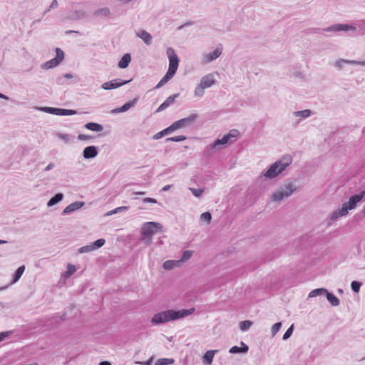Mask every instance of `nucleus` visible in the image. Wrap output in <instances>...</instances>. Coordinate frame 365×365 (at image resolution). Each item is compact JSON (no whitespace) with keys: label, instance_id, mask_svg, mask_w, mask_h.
I'll use <instances>...</instances> for the list:
<instances>
[{"label":"nucleus","instance_id":"a878e982","mask_svg":"<svg viewBox=\"0 0 365 365\" xmlns=\"http://www.w3.org/2000/svg\"><path fill=\"white\" fill-rule=\"evenodd\" d=\"M312 114V110L309 109H305L303 110H298L293 112V115L295 117H301L302 118H307Z\"/></svg>","mask_w":365,"mask_h":365},{"label":"nucleus","instance_id":"2eb2a0df","mask_svg":"<svg viewBox=\"0 0 365 365\" xmlns=\"http://www.w3.org/2000/svg\"><path fill=\"white\" fill-rule=\"evenodd\" d=\"M200 83L205 88H208L216 83V80L212 73H209L201 78Z\"/></svg>","mask_w":365,"mask_h":365},{"label":"nucleus","instance_id":"a211bd4d","mask_svg":"<svg viewBox=\"0 0 365 365\" xmlns=\"http://www.w3.org/2000/svg\"><path fill=\"white\" fill-rule=\"evenodd\" d=\"M131 61V55L130 53H125L120 60L118 63V66L120 68H125L128 66L130 62Z\"/></svg>","mask_w":365,"mask_h":365},{"label":"nucleus","instance_id":"9b49d317","mask_svg":"<svg viewBox=\"0 0 365 365\" xmlns=\"http://www.w3.org/2000/svg\"><path fill=\"white\" fill-rule=\"evenodd\" d=\"M197 114H191L188 117L180 119L173 123L175 130L190 125L197 118Z\"/></svg>","mask_w":365,"mask_h":365},{"label":"nucleus","instance_id":"5fc2aeb1","mask_svg":"<svg viewBox=\"0 0 365 365\" xmlns=\"http://www.w3.org/2000/svg\"><path fill=\"white\" fill-rule=\"evenodd\" d=\"M7 336H8L7 333H6V332H1L0 333V341H1Z\"/></svg>","mask_w":365,"mask_h":365},{"label":"nucleus","instance_id":"5701e85b","mask_svg":"<svg viewBox=\"0 0 365 365\" xmlns=\"http://www.w3.org/2000/svg\"><path fill=\"white\" fill-rule=\"evenodd\" d=\"M84 126L86 128L96 132H101L103 129L102 125L93 122L87 123Z\"/></svg>","mask_w":365,"mask_h":365},{"label":"nucleus","instance_id":"c9c22d12","mask_svg":"<svg viewBox=\"0 0 365 365\" xmlns=\"http://www.w3.org/2000/svg\"><path fill=\"white\" fill-rule=\"evenodd\" d=\"M252 324V322L249 320L243 321L240 323V329L242 331H245L248 329Z\"/></svg>","mask_w":365,"mask_h":365},{"label":"nucleus","instance_id":"bf43d9fd","mask_svg":"<svg viewBox=\"0 0 365 365\" xmlns=\"http://www.w3.org/2000/svg\"><path fill=\"white\" fill-rule=\"evenodd\" d=\"M71 33L78 34L79 32L77 31H73V30H68V31H66V34H71Z\"/></svg>","mask_w":365,"mask_h":365},{"label":"nucleus","instance_id":"f257e3e1","mask_svg":"<svg viewBox=\"0 0 365 365\" xmlns=\"http://www.w3.org/2000/svg\"><path fill=\"white\" fill-rule=\"evenodd\" d=\"M194 311V308L190 309H182L180 311L167 310L155 314L152 318L151 322L153 324L165 323L192 314Z\"/></svg>","mask_w":365,"mask_h":365},{"label":"nucleus","instance_id":"a19ab883","mask_svg":"<svg viewBox=\"0 0 365 365\" xmlns=\"http://www.w3.org/2000/svg\"><path fill=\"white\" fill-rule=\"evenodd\" d=\"M200 217L202 220H205L208 223L210 222V220L212 219L211 214L208 212H205L202 213Z\"/></svg>","mask_w":365,"mask_h":365},{"label":"nucleus","instance_id":"6e6552de","mask_svg":"<svg viewBox=\"0 0 365 365\" xmlns=\"http://www.w3.org/2000/svg\"><path fill=\"white\" fill-rule=\"evenodd\" d=\"M356 31V28L354 26L346 24H336L330 26L323 29V31L326 32H339V31Z\"/></svg>","mask_w":365,"mask_h":365},{"label":"nucleus","instance_id":"79ce46f5","mask_svg":"<svg viewBox=\"0 0 365 365\" xmlns=\"http://www.w3.org/2000/svg\"><path fill=\"white\" fill-rule=\"evenodd\" d=\"M73 77V75L71 73H66L63 76V78H67V79L72 78ZM56 81H57V83L59 84V85L63 84V77L58 78Z\"/></svg>","mask_w":365,"mask_h":365},{"label":"nucleus","instance_id":"e433bc0d","mask_svg":"<svg viewBox=\"0 0 365 365\" xmlns=\"http://www.w3.org/2000/svg\"><path fill=\"white\" fill-rule=\"evenodd\" d=\"M230 138H217L215 143H214V145H213V147L214 148H217V146L220 145H225L228 143V140H229Z\"/></svg>","mask_w":365,"mask_h":365},{"label":"nucleus","instance_id":"7ed1b4c3","mask_svg":"<svg viewBox=\"0 0 365 365\" xmlns=\"http://www.w3.org/2000/svg\"><path fill=\"white\" fill-rule=\"evenodd\" d=\"M291 163L292 158L290 156H285L279 160L276 161L269 167V168L265 173L264 176L269 178H275L283 170H284Z\"/></svg>","mask_w":365,"mask_h":365},{"label":"nucleus","instance_id":"1a4fd4ad","mask_svg":"<svg viewBox=\"0 0 365 365\" xmlns=\"http://www.w3.org/2000/svg\"><path fill=\"white\" fill-rule=\"evenodd\" d=\"M41 110L56 115H72L76 114L77 112L75 110L53 108V107H43Z\"/></svg>","mask_w":365,"mask_h":365},{"label":"nucleus","instance_id":"8fccbe9b","mask_svg":"<svg viewBox=\"0 0 365 365\" xmlns=\"http://www.w3.org/2000/svg\"><path fill=\"white\" fill-rule=\"evenodd\" d=\"M127 208L128 207H125V206L118 207L115 208V210H111L109 214L110 215L115 214V213H117L118 212H120V211H123V210H127Z\"/></svg>","mask_w":365,"mask_h":365},{"label":"nucleus","instance_id":"0eeeda50","mask_svg":"<svg viewBox=\"0 0 365 365\" xmlns=\"http://www.w3.org/2000/svg\"><path fill=\"white\" fill-rule=\"evenodd\" d=\"M167 55L169 58V68L168 71L175 74L179 65V58L172 48L167 49Z\"/></svg>","mask_w":365,"mask_h":365},{"label":"nucleus","instance_id":"49530a36","mask_svg":"<svg viewBox=\"0 0 365 365\" xmlns=\"http://www.w3.org/2000/svg\"><path fill=\"white\" fill-rule=\"evenodd\" d=\"M190 190L195 197H200L203 192V190L201 189L190 188Z\"/></svg>","mask_w":365,"mask_h":365},{"label":"nucleus","instance_id":"603ef678","mask_svg":"<svg viewBox=\"0 0 365 365\" xmlns=\"http://www.w3.org/2000/svg\"><path fill=\"white\" fill-rule=\"evenodd\" d=\"M58 3L57 1V0H53V1L51 2V4H50V9H55L58 6Z\"/></svg>","mask_w":365,"mask_h":365},{"label":"nucleus","instance_id":"58836bf2","mask_svg":"<svg viewBox=\"0 0 365 365\" xmlns=\"http://www.w3.org/2000/svg\"><path fill=\"white\" fill-rule=\"evenodd\" d=\"M104 244H105V240L104 239H98L96 241H95L93 242V244L91 245V246H93L94 247V250H95L96 248H99V247H102Z\"/></svg>","mask_w":365,"mask_h":365},{"label":"nucleus","instance_id":"72a5a7b5","mask_svg":"<svg viewBox=\"0 0 365 365\" xmlns=\"http://www.w3.org/2000/svg\"><path fill=\"white\" fill-rule=\"evenodd\" d=\"M205 88L200 83L195 90V96L197 97H202L204 95V90Z\"/></svg>","mask_w":365,"mask_h":365},{"label":"nucleus","instance_id":"f03ea898","mask_svg":"<svg viewBox=\"0 0 365 365\" xmlns=\"http://www.w3.org/2000/svg\"><path fill=\"white\" fill-rule=\"evenodd\" d=\"M364 195H365V191L364 190V191H361L358 195L351 196L349 198L348 202H344L340 209H339L338 210H336L331 215V220H335L339 217H342V216L346 215L349 212V210L355 208V207L356 206V204L362 200V198L364 197Z\"/></svg>","mask_w":365,"mask_h":365},{"label":"nucleus","instance_id":"412c9836","mask_svg":"<svg viewBox=\"0 0 365 365\" xmlns=\"http://www.w3.org/2000/svg\"><path fill=\"white\" fill-rule=\"evenodd\" d=\"M83 205V202H75L70 205H68L66 208L63 210L64 214H68L71 213L79 208H81Z\"/></svg>","mask_w":365,"mask_h":365},{"label":"nucleus","instance_id":"b1692460","mask_svg":"<svg viewBox=\"0 0 365 365\" xmlns=\"http://www.w3.org/2000/svg\"><path fill=\"white\" fill-rule=\"evenodd\" d=\"M175 130L173 123L166 128L165 129L154 134L153 137H163L166 135L170 134L173 131Z\"/></svg>","mask_w":365,"mask_h":365},{"label":"nucleus","instance_id":"f3484780","mask_svg":"<svg viewBox=\"0 0 365 365\" xmlns=\"http://www.w3.org/2000/svg\"><path fill=\"white\" fill-rule=\"evenodd\" d=\"M137 36L140 38L148 46H150L152 43V36L145 30H142L138 33Z\"/></svg>","mask_w":365,"mask_h":365},{"label":"nucleus","instance_id":"393cba45","mask_svg":"<svg viewBox=\"0 0 365 365\" xmlns=\"http://www.w3.org/2000/svg\"><path fill=\"white\" fill-rule=\"evenodd\" d=\"M178 260H168L164 262L163 267L165 269L170 270L173 269L174 267H179L181 265Z\"/></svg>","mask_w":365,"mask_h":365},{"label":"nucleus","instance_id":"13d9d810","mask_svg":"<svg viewBox=\"0 0 365 365\" xmlns=\"http://www.w3.org/2000/svg\"><path fill=\"white\" fill-rule=\"evenodd\" d=\"M120 2H122L123 4H127L131 2L133 0H119Z\"/></svg>","mask_w":365,"mask_h":365},{"label":"nucleus","instance_id":"7c9ffc66","mask_svg":"<svg viewBox=\"0 0 365 365\" xmlns=\"http://www.w3.org/2000/svg\"><path fill=\"white\" fill-rule=\"evenodd\" d=\"M110 14V9L108 7H104L100 9L96 10L94 12L95 16H108Z\"/></svg>","mask_w":365,"mask_h":365},{"label":"nucleus","instance_id":"4468645a","mask_svg":"<svg viewBox=\"0 0 365 365\" xmlns=\"http://www.w3.org/2000/svg\"><path fill=\"white\" fill-rule=\"evenodd\" d=\"M345 63L352 64V65H360V66H365V60L364 61H354V60H345L343 58H340L336 61L335 66L337 67L339 69H341L343 67V65Z\"/></svg>","mask_w":365,"mask_h":365},{"label":"nucleus","instance_id":"37998d69","mask_svg":"<svg viewBox=\"0 0 365 365\" xmlns=\"http://www.w3.org/2000/svg\"><path fill=\"white\" fill-rule=\"evenodd\" d=\"M94 250V247L93 246H91V245H88V246H85V247H81L79 250H78V252L80 253H83V252H90V251H92Z\"/></svg>","mask_w":365,"mask_h":365},{"label":"nucleus","instance_id":"052dcab7","mask_svg":"<svg viewBox=\"0 0 365 365\" xmlns=\"http://www.w3.org/2000/svg\"><path fill=\"white\" fill-rule=\"evenodd\" d=\"M99 365H111V364L108 361H105L101 362Z\"/></svg>","mask_w":365,"mask_h":365},{"label":"nucleus","instance_id":"bb28decb","mask_svg":"<svg viewBox=\"0 0 365 365\" xmlns=\"http://www.w3.org/2000/svg\"><path fill=\"white\" fill-rule=\"evenodd\" d=\"M243 346L239 347L237 346H234L230 349V352L232 354H237V353H245L248 351V346L242 343Z\"/></svg>","mask_w":365,"mask_h":365},{"label":"nucleus","instance_id":"f704fd0d","mask_svg":"<svg viewBox=\"0 0 365 365\" xmlns=\"http://www.w3.org/2000/svg\"><path fill=\"white\" fill-rule=\"evenodd\" d=\"M325 292H327V290L325 289H322H322H315L309 292V297H316L320 294L325 293Z\"/></svg>","mask_w":365,"mask_h":365},{"label":"nucleus","instance_id":"f8f14e48","mask_svg":"<svg viewBox=\"0 0 365 365\" xmlns=\"http://www.w3.org/2000/svg\"><path fill=\"white\" fill-rule=\"evenodd\" d=\"M138 101V97L133 98L132 101H130L125 103L123 106L114 108L111 110V113H123L128 110L130 108H133Z\"/></svg>","mask_w":365,"mask_h":365},{"label":"nucleus","instance_id":"6e6d98bb","mask_svg":"<svg viewBox=\"0 0 365 365\" xmlns=\"http://www.w3.org/2000/svg\"><path fill=\"white\" fill-rule=\"evenodd\" d=\"M0 98L4 99V100H9V98L7 96H6V95H4V94H3L1 93H0Z\"/></svg>","mask_w":365,"mask_h":365},{"label":"nucleus","instance_id":"0e129e2a","mask_svg":"<svg viewBox=\"0 0 365 365\" xmlns=\"http://www.w3.org/2000/svg\"><path fill=\"white\" fill-rule=\"evenodd\" d=\"M145 192H136L135 194L136 195H145Z\"/></svg>","mask_w":365,"mask_h":365},{"label":"nucleus","instance_id":"e2e57ef3","mask_svg":"<svg viewBox=\"0 0 365 365\" xmlns=\"http://www.w3.org/2000/svg\"><path fill=\"white\" fill-rule=\"evenodd\" d=\"M53 165L51 163V164H49V165L46 167V170H48L51 169V168H53Z\"/></svg>","mask_w":365,"mask_h":365},{"label":"nucleus","instance_id":"4be33fe9","mask_svg":"<svg viewBox=\"0 0 365 365\" xmlns=\"http://www.w3.org/2000/svg\"><path fill=\"white\" fill-rule=\"evenodd\" d=\"M97 155V150L94 146H88L83 150V157L85 158H94Z\"/></svg>","mask_w":365,"mask_h":365},{"label":"nucleus","instance_id":"423d86ee","mask_svg":"<svg viewBox=\"0 0 365 365\" xmlns=\"http://www.w3.org/2000/svg\"><path fill=\"white\" fill-rule=\"evenodd\" d=\"M295 190L296 189L293 187L292 183H288L285 185L284 187L274 192L272 195V199L274 201H280L284 197H287L291 195Z\"/></svg>","mask_w":365,"mask_h":365},{"label":"nucleus","instance_id":"338daca9","mask_svg":"<svg viewBox=\"0 0 365 365\" xmlns=\"http://www.w3.org/2000/svg\"><path fill=\"white\" fill-rule=\"evenodd\" d=\"M78 137L81 138V137H89V136H88V135H83V134H79V135H78Z\"/></svg>","mask_w":365,"mask_h":365},{"label":"nucleus","instance_id":"9d476101","mask_svg":"<svg viewBox=\"0 0 365 365\" xmlns=\"http://www.w3.org/2000/svg\"><path fill=\"white\" fill-rule=\"evenodd\" d=\"M132 79L123 80L120 78H115L114 80L106 82L101 85V88L104 90H111L119 88L122 86L129 83Z\"/></svg>","mask_w":365,"mask_h":365},{"label":"nucleus","instance_id":"3c124183","mask_svg":"<svg viewBox=\"0 0 365 365\" xmlns=\"http://www.w3.org/2000/svg\"><path fill=\"white\" fill-rule=\"evenodd\" d=\"M143 202L144 203H148V202H150V203H156L157 201L154 198H151V197H145L143 200Z\"/></svg>","mask_w":365,"mask_h":365},{"label":"nucleus","instance_id":"69168bd1","mask_svg":"<svg viewBox=\"0 0 365 365\" xmlns=\"http://www.w3.org/2000/svg\"><path fill=\"white\" fill-rule=\"evenodd\" d=\"M51 9H50V7L48 9H47L46 10L44 11L43 14V16H44L47 12H48Z\"/></svg>","mask_w":365,"mask_h":365},{"label":"nucleus","instance_id":"ea45409f","mask_svg":"<svg viewBox=\"0 0 365 365\" xmlns=\"http://www.w3.org/2000/svg\"><path fill=\"white\" fill-rule=\"evenodd\" d=\"M351 287L352 290L357 293L359 292V289L361 287V284L356 281H353L351 282Z\"/></svg>","mask_w":365,"mask_h":365},{"label":"nucleus","instance_id":"2f4dec72","mask_svg":"<svg viewBox=\"0 0 365 365\" xmlns=\"http://www.w3.org/2000/svg\"><path fill=\"white\" fill-rule=\"evenodd\" d=\"M24 270H25L24 266H21L17 269V270L15 273V275H14V278L13 279L14 283L16 282L20 279V277L23 274Z\"/></svg>","mask_w":365,"mask_h":365},{"label":"nucleus","instance_id":"473e14b6","mask_svg":"<svg viewBox=\"0 0 365 365\" xmlns=\"http://www.w3.org/2000/svg\"><path fill=\"white\" fill-rule=\"evenodd\" d=\"M192 255V251H190V250L185 251L182 254L181 259L178 260V261H180L179 262L180 264H182L185 262L187 261L191 257Z\"/></svg>","mask_w":365,"mask_h":365},{"label":"nucleus","instance_id":"a18cd8bd","mask_svg":"<svg viewBox=\"0 0 365 365\" xmlns=\"http://www.w3.org/2000/svg\"><path fill=\"white\" fill-rule=\"evenodd\" d=\"M293 331V325H292L284 334L283 339H287L292 334Z\"/></svg>","mask_w":365,"mask_h":365},{"label":"nucleus","instance_id":"ddd939ff","mask_svg":"<svg viewBox=\"0 0 365 365\" xmlns=\"http://www.w3.org/2000/svg\"><path fill=\"white\" fill-rule=\"evenodd\" d=\"M180 96V93H175L172 96H170L167 98V99L158 108L156 112L159 113L164 110H165L167 108H168L170 106L173 104L175 102V100Z\"/></svg>","mask_w":365,"mask_h":365},{"label":"nucleus","instance_id":"774afa93","mask_svg":"<svg viewBox=\"0 0 365 365\" xmlns=\"http://www.w3.org/2000/svg\"><path fill=\"white\" fill-rule=\"evenodd\" d=\"M361 213L364 216H365V207L363 208Z\"/></svg>","mask_w":365,"mask_h":365},{"label":"nucleus","instance_id":"6ab92c4d","mask_svg":"<svg viewBox=\"0 0 365 365\" xmlns=\"http://www.w3.org/2000/svg\"><path fill=\"white\" fill-rule=\"evenodd\" d=\"M175 74L169 71H168L165 75L161 78V80L158 82V83L155 86V89H158L163 86L165 83H167Z\"/></svg>","mask_w":365,"mask_h":365},{"label":"nucleus","instance_id":"c03bdc74","mask_svg":"<svg viewBox=\"0 0 365 365\" xmlns=\"http://www.w3.org/2000/svg\"><path fill=\"white\" fill-rule=\"evenodd\" d=\"M281 322H277L273 325L272 328V332L273 335H275L279 331V329L281 328Z\"/></svg>","mask_w":365,"mask_h":365},{"label":"nucleus","instance_id":"864d4df0","mask_svg":"<svg viewBox=\"0 0 365 365\" xmlns=\"http://www.w3.org/2000/svg\"><path fill=\"white\" fill-rule=\"evenodd\" d=\"M194 23L192 21H187L185 24H184L183 25L180 26L178 27V30H180L182 29L183 27L185 26H191Z\"/></svg>","mask_w":365,"mask_h":365},{"label":"nucleus","instance_id":"aec40b11","mask_svg":"<svg viewBox=\"0 0 365 365\" xmlns=\"http://www.w3.org/2000/svg\"><path fill=\"white\" fill-rule=\"evenodd\" d=\"M84 17L85 12L83 11L75 10L66 17V19L71 21H78L83 19Z\"/></svg>","mask_w":365,"mask_h":365},{"label":"nucleus","instance_id":"c756f323","mask_svg":"<svg viewBox=\"0 0 365 365\" xmlns=\"http://www.w3.org/2000/svg\"><path fill=\"white\" fill-rule=\"evenodd\" d=\"M215 351H207L204 356H203V359H204V361L205 363H207V364H211L212 361V359H213V357H214V355H215Z\"/></svg>","mask_w":365,"mask_h":365},{"label":"nucleus","instance_id":"dca6fc26","mask_svg":"<svg viewBox=\"0 0 365 365\" xmlns=\"http://www.w3.org/2000/svg\"><path fill=\"white\" fill-rule=\"evenodd\" d=\"M222 46L219 44L218 46L211 53L206 56V60L207 62L212 61L217 58L222 53Z\"/></svg>","mask_w":365,"mask_h":365},{"label":"nucleus","instance_id":"20e7f679","mask_svg":"<svg viewBox=\"0 0 365 365\" xmlns=\"http://www.w3.org/2000/svg\"><path fill=\"white\" fill-rule=\"evenodd\" d=\"M163 226L155 222H148L143 224L141 229V234L145 237H150L154 234L161 232Z\"/></svg>","mask_w":365,"mask_h":365},{"label":"nucleus","instance_id":"39448f33","mask_svg":"<svg viewBox=\"0 0 365 365\" xmlns=\"http://www.w3.org/2000/svg\"><path fill=\"white\" fill-rule=\"evenodd\" d=\"M64 58V52L60 48H56V56L41 65L43 69H50L57 66Z\"/></svg>","mask_w":365,"mask_h":365},{"label":"nucleus","instance_id":"680f3d73","mask_svg":"<svg viewBox=\"0 0 365 365\" xmlns=\"http://www.w3.org/2000/svg\"><path fill=\"white\" fill-rule=\"evenodd\" d=\"M168 140H174V141H179V140H184L185 138H167Z\"/></svg>","mask_w":365,"mask_h":365},{"label":"nucleus","instance_id":"c85d7f7f","mask_svg":"<svg viewBox=\"0 0 365 365\" xmlns=\"http://www.w3.org/2000/svg\"><path fill=\"white\" fill-rule=\"evenodd\" d=\"M325 293L327 294V298L328 301L333 306H337V305L339 304V299L336 296H334V294L328 292L327 291Z\"/></svg>","mask_w":365,"mask_h":365},{"label":"nucleus","instance_id":"cd10ccee","mask_svg":"<svg viewBox=\"0 0 365 365\" xmlns=\"http://www.w3.org/2000/svg\"><path fill=\"white\" fill-rule=\"evenodd\" d=\"M62 199L63 195L61 193H58L54 197L50 199V200L47 203V205L49 207L53 206L56 203L59 202Z\"/></svg>","mask_w":365,"mask_h":365},{"label":"nucleus","instance_id":"4d7b16f0","mask_svg":"<svg viewBox=\"0 0 365 365\" xmlns=\"http://www.w3.org/2000/svg\"><path fill=\"white\" fill-rule=\"evenodd\" d=\"M171 185H167L164 186L162 189L163 191H168L170 188Z\"/></svg>","mask_w":365,"mask_h":365},{"label":"nucleus","instance_id":"09e8293b","mask_svg":"<svg viewBox=\"0 0 365 365\" xmlns=\"http://www.w3.org/2000/svg\"><path fill=\"white\" fill-rule=\"evenodd\" d=\"M76 272V267L74 265L68 264V269H67V274L68 276H71Z\"/></svg>","mask_w":365,"mask_h":365},{"label":"nucleus","instance_id":"4c0bfd02","mask_svg":"<svg viewBox=\"0 0 365 365\" xmlns=\"http://www.w3.org/2000/svg\"><path fill=\"white\" fill-rule=\"evenodd\" d=\"M240 132L236 129H232L227 133H225L222 137H238Z\"/></svg>","mask_w":365,"mask_h":365},{"label":"nucleus","instance_id":"de8ad7c7","mask_svg":"<svg viewBox=\"0 0 365 365\" xmlns=\"http://www.w3.org/2000/svg\"><path fill=\"white\" fill-rule=\"evenodd\" d=\"M158 362L160 363L161 365H168L172 364L173 362V360L168 359H159Z\"/></svg>","mask_w":365,"mask_h":365}]
</instances>
